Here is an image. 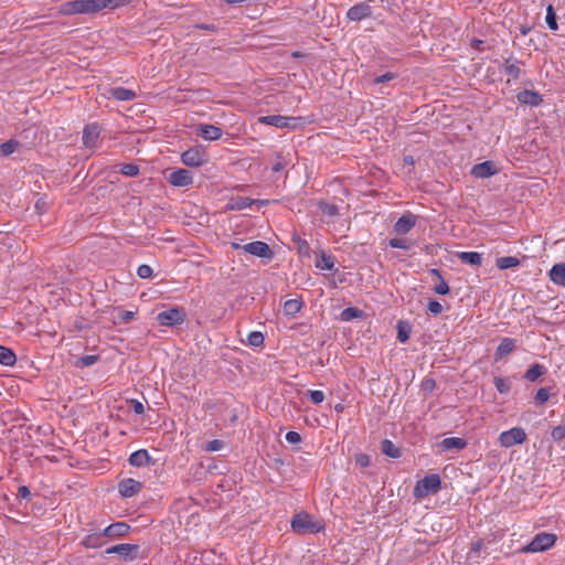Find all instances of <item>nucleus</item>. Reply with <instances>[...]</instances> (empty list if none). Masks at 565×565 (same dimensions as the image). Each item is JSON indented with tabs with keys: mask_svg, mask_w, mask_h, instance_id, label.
<instances>
[{
	"mask_svg": "<svg viewBox=\"0 0 565 565\" xmlns=\"http://www.w3.org/2000/svg\"><path fill=\"white\" fill-rule=\"evenodd\" d=\"M185 311L182 308H170L157 315V321L164 327L182 324L185 320Z\"/></svg>",
	"mask_w": 565,
	"mask_h": 565,
	"instance_id": "423d86ee",
	"label": "nucleus"
},
{
	"mask_svg": "<svg viewBox=\"0 0 565 565\" xmlns=\"http://www.w3.org/2000/svg\"><path fill=\"white\" fill-rule=\"evenodd\" d=\"M515 349V340L504 338L495 350V360L502 359L504 355L510 354Z\"/></svg>",
	"mask_w": 565,
	"mask_h": 565,
	"instance_id": "b1692460",
	"label": "nucleus"
},
{
	"mask_svg": "<svg viewBox=\"0 0 565 565\" xmlns=\"http://www.w3.org/2000/svg\"><path fill=\"white\" fill-rule=\"evenodd\" d=\"M130 526L125 522H116L103 530L106 537L115 539L122 537L129 533Z\"/></svg>",
	"mask_w": 565,
	"mask_h": 565,
	"instance_id": "dca6fc26",
	"label": "nucleus"
},
{
	"mask_svg": "<svg viewBox=\"0 0 565 565\" xmlns=\"http://www.w3.org/2000/svg\"><path fill=\"white\" fill-rule=\"evenodd\" d=\"M456 256L462 263L476 267H479L482 264V255L478 252H458Z\"/></svg>",
	"mask_w": 565,
	"mask_h": 565,
	"instance_id": "5701e85b",
	"label": "nucleus"
},
{
	"mask_svg": "<svg viewBox=\"0 0 565 565\" xmlns=\"http://www.w3.org/2000/svg\"><path fill=\"white\" fill-rule=\"evenodd\" d=\"M264 343V335L262 332L252 331L247 335V344L250 347H259Z\"/></svg>",
	"mask_w": 565,
	"mask_h": 565,
	"instance_id": "ea45409f",
	"label": "nucleus"
},
{
	"mask_svg": "<svg viewBox=\"0 0 565 565\" xmlns=\"http://www.w3.org/2000/svg\"><path fill=\"white\" fill-rule=\"evenodd\" d=\"M355 463L362 468L369 467L371 463V458L366 454H358L355 456Z\"/></svg>",
	"mask_w": 565,
	"mask_h": 565,
	"instance_id": "864d4df0",
	"label": "nucleus"
},
{
	"mask_svg": "<svg viewBox=\"0 0 565 565\" xmlns=\"http://www.w3.org/2000/svg\"><path fill=\"white\" fill-rule=\"evenodd\" d=\"M494 386L500 394H508L511 390L512 382L509 377L495 376L493 379Z\"/></svg>",
	"mask_w": 565,
	"mask_h": 565,
	"instance_id": "72a5a7b5",
	"label": "nucleus"
},
{
	"mask_svg": "<svg viewBox=\"0 0 565 565\" xmlns=\"http://www.w3.org/2000/svg\"><path fill=\"white\" fill-rule=\"evenodd\" d=\"M404 162L408 166H413L415 163L414 158L412 156H406L404 158Z\"/></svg>",
	"mask_w": 565,
	"mask_h": 565,
	"instance_id": "e2e57ef3",
	"label": "nucleus"
},
{
	"mask_svg": "<svg viewBox=\"0 0 565 565\" xmlns=\"http://www.w3.org/2000/svg\"><path fill=\"white\" fill-rule=\"evenodd\" d=\"M182 162L188 167H200L205 162V153L200 148H190L181 156Z\"/></svg>",
	"mask_w": 565,
	"mask_h": 565,
	"instance_id": "9b49d317",
	"label": "nucleus"
},
{
	"mask_svg": "<svg viewBox=\"0 0 565 565\" xmlns=\"http://www.w3.org/2000/svg\"><path fill=\"white\" fill-rule=\"evenodd\" d=\"M335 210H337L335 206H330L327 212H328V214L332 215L335 213Z\"/></svg>",
	"mask_w": 565,
	"mask_h": 565,
	"instance_id": "338daca9",
	"label": "nucleus"
},
{
	"mask_svg": "<svg viewBox=\"0 0 565 565\" xmlns=\"http://www.w3.org/2000/svg\"><path fill=\"white\" fill-rule=\"evenodd\" d=\"M518 100L524 105L539 106L543 99L539 93L524 89L518 94Z\"/></svg>",
	"mask_w": 565,
	"mask_h": 565,
	"instance_id": "aec40b11",
	"label": "nucleus"
},
{
	"mask_svg": "<svg viewBox=\"0 0 565 565\" xmlns=\"http://www.w3.org/2000/svg\"><path fill=\"white\" fill-rule=\"evenodd\" d=\"M199 136L204 140L214 141L222 137V129L213 125H201Z\"/></svg>",
	"mask_w": 565,
	"mask_h": 565,
	"instance_id": "6ab92c4d",
	"label": "nucleus"
},
{
	"mask_svg": "<svg viewBox=\"0 0 565 565\" xmlns=\"http://www.w3.org/2000/svg\"><path fill=\"white\" fill-rule=\"evenodd\" d=\"M19 147V141L14 139H10L3 143H0V154L2 157H8L12 154L17 148Z\"/></svg>",
	"mask_w": 565,
	"mask_h": 565,
	"instance_id": "f704fd0d",
	"label": "nucleus"
},
{
	"mask_svg": "<svg viewBox=\"0 0 565 565\" xmlns=\"http://www.w3.org/2000/svg\"><path fill=\"white\" fill-rule=\"evenodd\" d=\"M429 275L436 277L438 280L443 279L441 273L437 268H431Z\"/></svg>",
	"mask_w": 565,
	"mask_h": 565,
	"instance_id": "680f3d73",
	"label": "nucleus"
},
{
	"mask_svg": "<svg viewBox=\"0 0 565 565\" xmlns=\"http://www.w3.org/2000/svg\"><path fill=\"white\" fill-rule=\"evenodd\" d=\"M550 395L551 394H550L548 388H546V387L539 388L536 394H535V396H534L535 403L540 404V405L544 404L545 402L548 401Z\"/></svg>",
	"mask_w": 565,
	"mask_h": 565,
	"instance_id": "a18cd8bd",
	"label": "nucleus"
},
{
	"mask_svg": "<svg viewBox=\"0 0 565 565\" xmlns=\"http://www.w3.org/2000/svg\"><path fill=\"white\" fill-rule=\"evenodd\" d=\"M440 477L437 473L425 476L418 480L414 487V497L423 499L430 493H435L440 489Z\"/></svg>",
	"mask_w": 565,
	"mask_h": 565,
	"instance_id": "f03ea898",
	"label": "nucleus"
},
{
	"mask_svg": "<svg viewBox=\"0 0 565 565\" xmlns=\"http://www.w3.org/2000/svg\"><path fill=\"white\" fill-rule=\"evenodd\" d=\"M381 450L384 455L390 458L396 459L401 457V450L390 439H384L381 444Z\"/></svg>",
	"mask_w": 565,
	"mask_h": 565,
	"instance_id": "c756f323",
	"label": "nucleus"
},
{
	"mask_svg": "<svg viewBox=\"0 0 565 565\" xmlns=\"http://www.w3.org/2000/svg\"><path fill=\"white\" fill-rule=\"evenodd\" d=\"M372 15V8L367 2H360L352 6L347 11V18L350 21L360 22L364 19H367Z\"/></svg>",
	"mask_w": 565,
	"mask_h": 565,
	"instance_id": "9d476101",
	"label": "nucleus"
},
{
	"mask_svg": "<svg viewBox=\"0 0 565 565\" xmlns=\"http://www.w3.org/2000/svg\"><path fill=\"white\" fill-rule=\"evenodd\" d=\"M498 172L492 161H484L477 163L471 169V174L479 179H486L494 175Z\"/></svg>",
	"mask_w": 565,
	"mask_h": 565,
	"instance_id": "2eb2a0df",
	"label": "nucleus"
},
{
	"mask_svg": "<svg viewBox=\"0 0 565 565\" xmlns=\"http://www.w3.org/2000/svg\"><path fill=\"white\" fill-rule=\"evenodd\" d=\"M525 440L526 433L521 427H513L499 435V443L504 448H511L515 445L523 444Z\"/></svg>",
	"mask_w": 565,
	"mask_h": 565,
	"instance_id": "0eeeda50",
	"label": "nucleus"
},
{
	"mask_svg": "<svg viewBox=\"0 0 565 565\" xmlns=\"http://www.w3.org/2000/svg\"><path fill=\"white\" fill-rule=\"evenodd\" d=\"M361 316H362V311L356 309V308H353V307L345 308L341 312V319L343 321H351V320H353L355 318H359Z\"/></svg>",
	"mask_w": 565,
	"mask_h": 565,
	"instance_id": "58836bf2",
	"label": "nucleus"
},
{
	"mask_svg": "<svg viewBox=\"0 0 565 565\" xmlns=\"http://www.w3.org/2000/svg\"><path fill=\"white\" fill-rule=\"evenodd\" d=\"M427 310L437 316V315H440L443 311H444V307L443 305L438 301V300H435V299H430L427 303Z\"/></svg>",
	"mask_w": 565,
	"mask_h": 565,
	"instance_id": "de8ad7c7",
	"label": "nucleus"
},
{
	"mask_svg": "<svg viewBox=\"0 0 565 565\" xmlns=\"http://www.w3.org/2000/svg\"><path fill=\"white\" fill-rule=\"evenodd\" d=\"M309 397L313 404H320L324 399V393L319 390L309 391Z\"/></svg>",
	"mask_w": 565,
	"mask_h": 565,
	"instance_id": "603ef678",
	"label": "nucleus"
},
{
	"mask_svg": "<svg viewBox=\"0 0 565 565\" xmlns=\"http://www.w3.org/2000/svg\"><path fill=\"white\" fill-rule=\"evenodd\" d=\"M232 248L235 250L242 249L245 253H248L253 256L260 257V258H271L273 252L267 243L262 241H255L247 244H239L236 242L232 243Z\"/></svg>",
	"mask_w": 565,
	"mask_h": 565,
	"instance_id": "39448f33",
	"label": "nucleus"
},
{
	"mask_svg": "<svg viewBox=\"0 0 565 565\" xmlns=\"http://www.w3.org/2000/svg\"><path fill=\"white\" fill-rule=\"evenodd\" d=\"M285 438L289 444H299L301 441L300 434L294 430L288 431Z\"/></svg>",
	"mask_w": 565,
	"mask_h": 565,
	"instance_id": "5fc2aeb1",
	"label": "nucleus"
},
{
	"mask_svg": "<svg viewBox=\"0 0 565 565\" xmlns=\"http://www.w3.org/2000/svg\"><path fill=\"white\" fill-rule=\"evenodd\" d=\"M131 0H98L99 9L105 8H119L129 4Z\"/></svg>",
	"mask_w": 565,
	"mask_h": 565,
	"instance_id": "4c0bfd02",
	"label": "nucleus"
},
{
	"mask_svg": "<svg viewBox=\"0 0 565 565\" xmlns=\"http://www.w3.org/2000/svg\"><path fill=\"white\" fill-rule=\"evenodd\" d=\"M97 360L98 358L96 355H83L77 360L76 364L81 367H88L94 365Z\"/></svg>",
	"mask_w": 565,
	"mask_h": 565,
	"instance_id": "37998d69",
	"label": "nucleus"
},
{
	"mask_svg": "<svg viewBox=\"0 0 565 565\" xmlns=\"http://www.w3.org/2000/svg\"><path fill=\"white\" fill-rule=\"evenodd\" d=\"M396 77V75L392 72H386L385 74H382L380 76H376L374 78V83L375 84H380V83H384V82H388V81H392Z\"/></svg>",
	"mask_w": 565,
	"mask_h": 565,
	"instance_id": "6e6d98bb",
	"label": "nucleus"
},
{
	"mask_svg": "<svg viewBox=\"0 0 565 565\" xmlns=\"http://www.w3.org/2000/svg\"><path fill=\"white\" fill-rule=\"evenodd\" d=\"M255 201H256L255 204H257L258 206H265L268 204V201H266V200H255Z\"/></svg>",
	"mask_w": 565,
	"mask_h": 565,
	"instance_id": "0e129e2a",
	"label": "nucleus"
},
{
	"mask_svg": "<svg viewBox=\"0 0 565 565\" xmlns=\"http://www.w3.org/2000/svg\"><path fill=\"white\" fill-rule=\"evenodd\" d=\"M169 182L174 186H188L192 184V173L185 169H177L169 174Z\"/></svg>",
	"mask_w": 565,
	"mask_h": 565,
	"instance_id": "ddd939ff",
	"label": "nucleus"
},
{
	"mask_svg": "<svg viewBox=\"0 0 565 565\" xmlns=\"http://www.w3.org/2000/svg\"><path fill=\"white\" fill-rule=\"evenodd\" d=\"M520 264H521L520 259L515 256L499 257L495 260L497 267L501 270L518 267Z\"/></svg>",
	"mask_w": 565,
	"mask_h": 565,
	"instance_id": "7c9ffc66",
	"label": "nucleus"
},
{
	"mask_svg": "<svg viewBox=\"0 0 565 565\" xmlns=\"http://www.w3.org/2000/svg\"><path fill=\"white\" fill-rule=\"evenodd\" d=\"M100 11L98 0H73L63 4L64 14L95 13Z\"/></svg>",
	"mask_w": 565,
	"mask_h": 565,
	"instance_id": "7ed1b4c3",
	"label": "nucleus"
},
{
	"mask_svg": "<svg viewBox=\"0 0 565 565\" xmlns=\"http://www.w3.org/2000/svg\"><path fill=\"white\" fill-rule=\"evenodd\" d=\"M466 445H467L466 440L462 438H459V437H448V438H445L440 443V447L444 450H451V449L460 450V449H463L466 447Z\"/></svg>",
	"mask_w": 565,
	"mask_h": 565,
	"instance_id": "cd10ccee",
	"label": "nucleus"
},
{
	"mask_svg": "<svg viewBox=\"0 0 565 565\" xmlns=\"http://www.w3.org/2000/svg\"><path fill=\"white\" fill-rule=\"evenodd\" d=\"M545 21H546V24L547 26L552 30V31H556L558 29V25H557V22H556V14H555V11H554V8L552 4H550L547 8H546V17H545Z\"/></svg>",
	"mask_w": 565,
	"mask_h": 565,
	"instance_id": "e433bc0d",
	"label": "nucleus"
},
{
	"mask_svg": "<svg viewBox=\"0 0 565 565\" xmlns=\"http://www.w3.org/2000/svg\"><path fill=\"white\" fill-rule=\"evenodd\" d=\"M134 317H135L134 311H122L120 315V319L122 322H128V321L132 320Z\"/></svg>",
	"mask_w": 565,
	"mask_h": 565,
	"instance_id": "bf43d9fd",
	"label": "nucleus"
},
{
	"mask_svg": "<svg viewBox=\"0 0 565 565\" xmlns=\"http://www.w3.org/2000/svg\"><path fill=\"white\" fill-rule=\"evenodd\" d=\"M302 308V302L299 299H289L285 301L284 303V312L286 316H295L297 315Z\"/></svg>",
	"mask_w": 565,
	"mask_h": 565,
	"instance_id": "2f4dec72",
	"label": "nucleus"
},
{
	"mask_svg": "<svg viewBox=\"0 0 565 565\" xmlns=\"http://www.w3.org/2000/svg\"><path fill=\"white\" fill-rule=\"evenodd\" d=\"M556 542V535L553 533L541 532L523 547L526 553H539L550 550Z\"/></svg>",
	"mask_w": 565,
	"mask_h": 565,
	"instance_id": "20e7f679",
	"label": "nucleus"
},
{
	"mask_svg": "<svg viewBox=\"0 0 565 565\" xmlns=\"http://www.w3.org/2000/svg\"><path fill=\"white\" fill-rule=\"evenodd\" d=\"M130 405H131L132 411H134L136 414L141 415V414H143V413H145V406H143V404H142L140 401H138V399H131V401H130Z\"/></svg>",
	"mask_w": 565,
	"mask_h": 565,
	"instance_id": "4d7b16f0",
	"label": "nucleus"
},
{
	"mask_svg": "<svg viewBox=\"0 0 565 565\" xmlns=\"http://www.w3.org/2000/svg\"><path fill=\"white\" fill-rule=\"evenodd\" d=\"M18 495L22 499H30L31 491L26 486H21L18 489Z\"/></svg>",
	"mask_w": 565,
	"mask_h": 565,
	"instance_id": "13d9d810",
	"label": "nucleus"
},
{
	"mask_svg": "<svg viewBox=\"0 0 565 565\" xmlns=\"http://www.w3.org/2000/svg\"><path fill=\"white\" fill-rule=\"evenodd\" d=\"M223 448V441L220 439H213L206 443L205 450L210 452L218 451Z\"/></svg>",
	"mask_w": 565,
	"mask_h": 565,
	"instance_id": "3c124183",
	"label": "nucleus"
},
{
	"mask_svg": "<svg viewBox=\"0 0 565 565\" xmlns=\"http://www.w3.org/2000/svg\"><path fill=\"white\" fill-rule=\"evenodd\" d=\"M334 409H335L337 412H342V411H343V405H342V404H337V405L334 406Z\"/></svg>",
	"mask_w": 565,
	"mask_h": 565,
	"instance_id": "774afa93",
	"label": "nucleus"
},
{
	"mask_svg": "<svg viewBox=\"0 0 565 565\" xmlns=\"http://www.w3.org/2000/svg\"><path fill=\"white\" fill-rule=\"evenodd\" d=\"M139 546L136 544H117L106 550V554H118L124 559L132 561L137 557Z\"/></svg>",
	"mask_w": 565,
	"mask_h": 565,
	"instance_id": "1a4fd4ad",
	"label": "nucleus"
},
{
	"mask_svg": "<svg viewBox=\"0 0 565 565\" xmlns=\"http://www.w3.org/2000/svg\"><path fill=\"white\" fill-rule=\"evenodd\" d=\"M35 207L43 213L44 212V203L42 204L40 201L36 203Z\"/></svg>",
	"mask_w": 565,
	"mask_h": 565,
	"instance_id": "69168bd1",
	"label": "nucleus"
},
{
	"mask_svg": "<svg viewBox=\"0 0 565 565\" xmlns=\"http://www.w3.org/2000/svg\"><path fill=\"white\" fill-rule=\"evenodd\" d=\"M546 370L541 364L532 365L524 374V379L529 382H535L540 376L545 374Z\"/></svg>",
	"mask_w": 565,
	"mask_h": 565,
	"instance_id": "473e14b6",
	"label": "nucleus"
},
{
	"mask_svg": "<svg viewBox=\"0 0 565 565\" xmlns=\"http://www.w3.org/2000/svg\"><path fill=\"white\" fill-rule=\"evenodd\" d=\"M256 201L247 196H234L226 204V209L230 211H242L254 205Z\"/></svg>",
	"mask_w": 565,
	"mask_h": 565,
	"instance_id": "f3484780",
	"label": "nucleus"
},
{
	"mask_svg": "<svg viewBox=\"0 0 565 565\" xmlns=\"http://www.w3.org/2000/svg\"><path fill=\"white\" fill-rule=\"evenodd\" d=\"M104 534L103 532H94L90 534H87L83 539V545L88 548H98L104 545Z\"/></svg>",
	"mask_w": 565,
	"mask_h": 565,
	"instance_id": "393cba45",
	"label": "nucleus"
},
{
	"mask_svg": "<svg viewBox=\"0 0 565 565\" xmlns=\"http://www.w3.org/2000/svg\"><path fill=\"white\" fill-rule=\"evenodd\" d=\"M291 530L300 535L303 534H316L321 532L324 529V525L322 522L313 519L310 514L306 512L297 513L291 522H290Z\"/></svg>",
	"mask_w": 565,
	"mask_h": 565,
	"instance_id": "f257e3e1",
	"label": "nucleus"
},
{
	"mask_svg": "<svg viewBox=\"0 0 565 565\" xmlns=\"http://www.w3.org/2000/svg\"><path fill=\"white\" fill-rule=\"evenodd\" d=\"M285 168V163L280 160V157H277V161L273 166L274 172H280Z\"/></svg>",
	"mask_w": 565,
	"mask_h": 565,
	"instance_id": "052dcab7",
	"label": "nucleus"
},
{
	"mask_svg": "<svg viewBox=\"0 0 565 565\" xmlns=\"http://www.w3.org/2000/svg\"><path fill=\"white\" fill-rule=\"evenodd\" d=\"M550 279L558 286H565V263L555 264L550 273Z\"/></svg>",
	"mask_w": 565,
	"mask_h": 565,
	"instance_id": "4be33fe9",
	"label": "nucleus"
},
{
	"mask_svg": "<svg viewBox=\"0 0 565 565\" xmlns=\"http://www.w3.org/2000/svg\"><path fill=\"white\" fill-rule=\"evenodd\" d=\"M551 436L554 441H562L565 439V422L552 429Z\"/></svg>",
	"mask_w": 565,
	"mask_h": 565,
	"instance_id": "a19ab883",
	"label": "nucleus"
},
{
	"mask_svg": "<svg viewBox=\"0 0 565 565\" xmlns=\"http://www.w3.org/2000/svg\"><path fill=\"white\" fill-rule=\"evenodd\" d=\"M129 463L134 467H146L150 463L151 457L146 449H139L134 451L128 459Z\"/></svg>",
	"mask_w": 565,
	"mask_h": 565,
	"instance_id": "a211bd4d",
	"label": "nucleus"
},
{
	"mask_svg": "<svg viewBox=\"0 0 565 565\" xmlns=\"http://www.w3.org/2000/svg\"><path fill=\"white\" fill-rule=\"evenodd\" d=\"M120 172L126 177H136L139 173V168L137 164L127 163L121 166Z\"/></svg>",
	"mask_w": 565,
	"mask_h": 565,
	"instance_id": "c03bdc74",
	"label": "nucleus"
},
{
	"mask_svg": "<svg viewBox=\"0 0 565 565\" xmlns=\"http://www.w3.org/2000/svg\"><path fill=\"white\" fill-rule=\"evenodd\" d=\"M110 95L117 100H132L136 97V93L132 89L125 87H115L110 89Z\"/></svg>",
	"mask_w": 565,
	"mask_h": 565,
	"instance_id": "bb28decb",
	"label": "nucleus"
},
{
	"mask_svg": "<svg viewBox=\"0 0 565 565\" xmlns=\"http://www.w3.org/2000/svg\"><path fill=\"white\" fill-rule=\"evenodd\" d=\"M449 290H450L449 286L445 281L444 278L440 279L439 284L434 287V292L437 294V295H440V296H445V295L449 294Z\"/></svg>",
	"mask_w": 565,
	"mask_h": 565,
	"instance_id": "8fccbe9b",
	"label": "nucleus"
},
{
	"mask_svg": "<svg viewBox=\"0 0 565 565\" xmlns=\"http://www.w3.org/2000/svg\"><path fill=\"white\" fill-rule=\"evenodd\" d=\"M316 267L321 270H332L334 268V258L321 250L316 260Z\"/></svg>",
	"mask_w": 565,
	"mask_h": 565,
	"instance_id": "a878e982",
	"label": "nucleus"
},
{
	"mask_svg": "<svg viewBox=\"0 0 565 565\" xmlns=\"http://www.w3.org/2000/svg\"><path fill=\"white\" fill-rule=\"evenodd\" d=\"M504 72L512 78L516 79L521 73L518 61H507L504 65Z\"/></svg>",
	"mask_w": 565,
	"mask_h": 565,
	"instance_id": "c9c22d12",
	"label": "nucleus"
},
{
	"mask_svg": "<svg viewBox=\"0 0 565 565\" xmlns=\"http://www.w3.org/2000/svg\"><path fill=\"white\" fill-rule=\"evenodd\" d=\"M300 118L297 117H287L281 115H268L262 116L258 118V121L264 125L274 126L277 128H289L295 129L297 127V121Z\"/></svg>",
	"mask_w": 565,
	"mask_h": 565,
	"instance_id": "6e6552de",
	"label": "nucleus"
},
{
	"mask_svg": "<svg viewBox=\"0 0 565 565\" xmlns=\"http://www.w3.org/2000/svg\"><path fill=\"white\" fill-rule=\"evenodd\" d=\"M152 274H153L152 268L146 264L140 265L137 269V275L142 279L150 278L152 276Z\"/></svg>",
	"mask_w": 565,
	"mask_h": 565,
	"instance_id": "09e8293b",
	"label": "nucleus"
},
{
	"mask_svg": "<svg viewBox=\"0 0 565 565\" xmlns=\"http://www.w3.org/2000/svg\"><path fill=\"white\" fill-rule=\"evenodd\" d=\"M411 328L407 324H404L403 322L398 323V332L397 338L398 340L404 343L409 339Z\"/></svg>",
	"mask_w": 565,
	"mask_h": 565,
	"instance_id": "79ce46f5",
	"label": "nucleus"
},
{
	"mask_svg": "<svg viewBox=\"0 0 565 565\" xmlns=\"http://www.w3.org/2000/svg\"><path fill=\"white\" fill-rule=\"evenodd\" d=\"M416 225V216L412 213L403 214L394 224V231L398 235L407 234Z\"/></svg>",
	"mask_w": 565,
	"mask_h": 565,
	"instance_id": "4468645a",
	"label": "nucleus"
},
{
	"mask_svg": "<svg viewBox=\"0 0 565 565\" xmlns=\"http://www.w3.org/2000/svg\"><path fill=\"white\" fill-rule=\"evenodd\" d=\"M99 137V128L97 125H88L83 131V143L86 147H94Z\"/></svg>",
	"mask_w": 565,
	"mask_h": 565,
	"instance_id": "412c9836",
	"label": "nucleus"
},
{
	"mask_svg": "<svg viewBox=\"0 0 565 565\" xmlns=\"http://www.w3.org/2000/svg\"><path fill=\"white\" fill-rule=\"evenodd\" d=\"M388 245L392 247V248H398V249H409L411 248V244L404 239V238H391L390 242H388Z\"/></svg>",
	"mask_w": 565,
	"mask_h": 565,
	"instance_id": "49530a36",
	"label": "nucleus"
},
{
	"mask_svg": "<svg viewBox=\"0 0 565 565\" xmlns=\"http://www.w3.org/2000/svg\"><path fill=\"white\" fill-rule=\"evenodd\" d=\"M15 362V353L11 349L0 345V364L4 366H13Z\"/></svg>",
	"mask_w": 565,
	"mask_h": 565,
	"instance_id": "c85d7f7f",
	"label": "nucleus"
},
{
	"mask_svg": "<svg viewBox=\"0 0 565 565\" xmlns=\"http://www.w3.org/2000/svg\"><path fill=\"white\" fill-rule=\"evenodd\" d=\"M142 489V483L132 478L124 479L118 484V491L124 498H131Z\"/></svg>",
	"mask_w": 565,
	"mask_h": 565,
	"instance_id": "f8f14e48",
	"label": "nucleus"
}]
</instances>
